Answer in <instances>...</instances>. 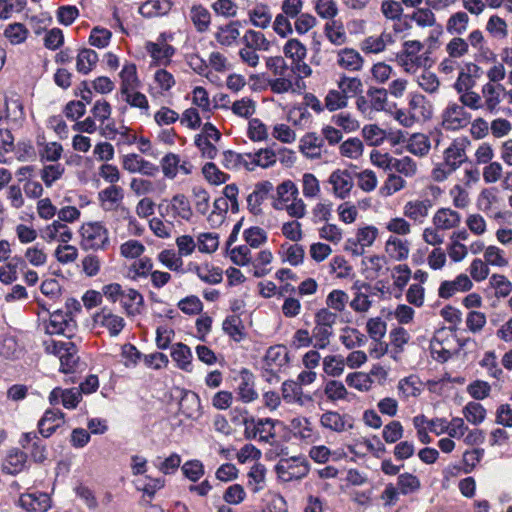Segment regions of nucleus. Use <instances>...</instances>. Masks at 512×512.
Masks as SVG:
<instances>
[{"instance_id": "f257e3e1", "label": "nucleus", "mask_w": 512, "mask_h": 512, "mask_svg": "<svg viewBox=\"0 0 512 512\" xmlns=\"http://www.w3.org/2000/svg\"><path fill=\"white\" fill-rule=\"evenodd\" d=\"M460 147H457L455 140L444 152V163L438 165L432 170V177L437 182L444 181L451 173L456 171L462 163L467 162L468 158L460 159L458 162H451V158L457 159L464 155V147L470 144L467 137L462 138Z\"/></svg>"}, {"instance_id": "f03ea898", "label": "nucleus", "mask_w": 512, "mask_h": 512, "mask_svg": "<svg viewBox=\"0 0 512 512\" xmlns=\"http://www.w3.org/2000/svg\"><path fill=\"white\" fill-rule=\"evenodd\" d=\"M79 233L82 237L80 246L85 251L105 249L109 245L108 230L100 222L83 224Z\"/></svg>"}, {"instance_id": "7ed1b4c3", "label": "nucleus", "mask_w": 512, "mask_h": 512, "mask_svg": "<svg viewBox=\"0 0 512 512\" xmlns=\"http://www.w3.org/2000/svg\"><path fill=\"white\" fill-rule=\"evenodd\" d=\"M442 126L446 130H457L470 123L471 114L464 109V105L449 104L442 114Z\"/></svg>"}, {"instance_id": "20e7f679", "label": "nucleus", "mask_w": 512, "mask_h": 512, "mask_svg": "<svg viewBox=\"0 0 512 512\" xmlns=\"http://www.w3.org/2000/svg\"><path fill=\"white\" fill-rule=\"evenodd\" d=\"M180 392L179 413L187 419L198 420L202 416L201 400L196 392L185 388H176Z\"/></svg>"}, {"instance_id": "39448f33", "label": "nucleus", "mask_w": 512, "mask_h": 512, "mask_svg": "<svg viewBox=\"0 0 512 512\" xmlns=\"http://www.w3.org/2000/svg\"><path fill=\"white\" fill-rule=\"evenodd\" d=\"M429 430L436 435L448 433L450 437L460 438L468 430V427L460 417H454L450 423L444 418H435L429 422Z\"/></svg>"}, {"instance_id": "423d86ee", "label": "nucleus", "mask_w": 512, "mask_h": 512, "mask_svg": "<svg viewBox=\"0 0 512 512\" xmlns=\"http://www.w3.org/2000/svg\"><path fill=\"white\" fill-rule=\"evenodd\" d=\"M241 425H244L245 428H247V426L250 427V425H255V426H265V425H270V430L268 432L267 435H260L258 440L261 441V442H270V439H273L276 437V432L274 430V428L276 426H280L283 431L287 434H289L291 432V428L288 427L283 421H280V420H275V419H272V418H259V419H256L255 417L253 416H249L247 415L246 417H242L241 419Z\"/></svg>"}, {"instance_id": "0eeeda50", "label": "nucleus", "mask_w": 512, "mask_h": 512, "mask_svg": "<svg viewBox=\"0 0 512 512\" xmlns=\"http://www.w3.org/2000/svg\"><path fill=\"white\" fill-rule=\"evenodd\" d=\"M272 190L273 184L268 180L256 183L254 191L247 197V208L249 212L253 215L261 214L262 210L259 206L267 199Z\"/></svg>"}, {"instance_id": "6e6552de", "label": "nucleus", "mask_w": 512, "mask_h": 512, "mask_svg": "<svg viewBox=\"0 0 512 512\" xmlns=\"http://www.w3.org/2000/svg\"><path fill=\"white\" fill-rule=\"evenodd\" d=\"M329 183L333 185L334 194L340 199H345L353 187L351 173L348 170H335L329 177Z\"/></svg>"}, {"instance_id": "1a4fd4ad", "label": "nucleus", "mask_w": 512, "mask_h": 512, "mask_svg": "<svg viewBox=\"0 0 512 512\" xmlns=\"http://www.w3.org/2000/svg\"><path fill=\"white\" fill-rule=\"evenodd\" d=\"M145 49L154 60L155 65L167 66L171 62V57L175 54L176 48L170 44L160 46L158 43L147 41Z\"/></svg>"}, {"instance_id": "9d476101", "label": "nucleus", "mask_w": 512, "mask_h": 512, "mask_svg": "<svg viewBox=\"0 0 512 512\" xmlns=\"http://www.w3.org/2000/svg\"><path fill=\"white\" fill-rule=\"evenodd\" d=\"M171 0H148L139 8V13L146 18L164 16L172 8Z\"/></svg>"}, {"instance_id": "9b49d317", "label": "nucleus", "mask_w": 512, "mask_h": 512, "mask_svg": "<svg viewBox=\"0 0 512 512\" xmlns=\"http://www.w3.org/2000/svg\"><path fill=\"white\" fill-rule=\"evenodd\" d=\"M337 63L339 66L350 71H359L362 69L364 59L353 48H344L338 52Z\"/></svg>"}, {"instance_id": "f8f14e48", "label": "nucleus", "mask_w": 512, "mask_h": 512, "mask_svg": "<svg viewBox=\"0 0 512 512\" xmlns=\"http://www.w3.org/2000/svg\"><path fill=\"white\" fill-rule=\"evenodd\" d=\"M240 376L241 383L238 388L240 399L244 403H249L256 400L258 398V393L253 388V374L247 368H242V370L240 371Z\"/></svg>"}, {"instance_id": "ddd939ff", "label": "nucleus", "mask_w": 512, "mask_h": 512, "mask_svg": "<svg viewBox=\"0 0 512 512\" xmlns=\"http://www.w3.org/2000/svg\"><path fill=\"white\" fill-rule=\"evenodd\" d=\"M119 77L121 79V93H127L140 87L137 67L134 63H126L120 71Z\"/></svg>"}, {"instance_id": "4468645a", "label": "nucleus", "mask_w": 512, "mask_h": 512, "mask_svg": "<svg viewBox=\"0 0 512 512\" xmlns=\"http://www.w3.org/2000/svg\"><path fill=\"white\" fill-rule=\"evenodd\" d=\"M171 357L177 363L178 368L186 372L192 371V352L189 346L184 343H176L172 346Z\"/></svg>"}, {"instance_id": "2eb2a0df", "label": "nucleus", "mask_w": 512, "mask_h": 512, "mask_svg": "<svg viewBox=\"0 0 512 512\" xmlns=\"http://www.w3.org/2000/svg\"><path fill=\"white\" fill-rule=\"evenodd\" d=\"M98 54L89 48H83L79 51L76 59V69L83 75L89 74L98 62Z\"/></svg>"}, {"instance_id": "dca6fc26", "label": "nucleus", "mask_w": 512, "mask_h": 512, "mask_svg": "<svg viewBox=\"0 0 512 512\" xmlns=\"http://www.w3.org/2000/svg\"><path fill=\"white\" fill-rule=\"evenodd\" d=\"M222 329L236 342H240L246 337L244 325L239 315L227 316L223 321Z\"/></svg>"}, {"instance_id": "f3484780", "label": "nucleus", "mask_w": 512, "mask_h": 512, "mask_svg": "<svg viewBox=\"0 0 512 512\" xmlns=\"http://www.w3.org/2000/svg\"><path fill=\"white\" fill-rule=\"evenodd\" d=\"M27 454L19 449H13L8 454L3 472L9 475H17L24 468L27 461Z\"/></svg>"}, {"instance_id": "a211bd4d", "label": "nucleus", "mask_w": 512, "mask_h": 512, "mask_svg": "<svg viewBox=\"0 0 512 512\" xmlns=\"http://www.w3.org/2000/svg\"><path fill=\"white\" fill-rule=\"evenodd\" d=\"M385 250L391 258L397 261L405 260L409 255L408 242L393 236L387 240Z\"/></svg>"}, {"instance_id": "6ab92c4d", "label": "nucleus", "mask_w": 512, "mask_h": 512, "mask_svg": "<svg viewBox=\"0 0 512 512\" xmlns=\"http://www.w3.org/2000/svg\"><path fill=\"white\" fill-rule=\"evenodd\" d=\"M324 145V139L319 137L315 132L306 133L300 140V151L305 154L308 158L319 159L321 157L320 152L306 153V149L321 148Z\"/></svg>"}, {"instance_id": "aec40b11", "label": "nucleus", "mask_w": 512, "mask_h": 512, "mask_svg": "<svg viewBox=\"0 0 512 512\" xmlns=\"http://www.w3.org/2000/svg\"><path fill=\"white\" fill-rule=\"evenodd\" d=\"M346 417L352 420L351 416H341L338 412L327 411L324 414H322L320 422L324 428L330 429L335 432H342L346 429Z\"/></svg>"}, {"instance_id": "412c9836", "label": "nucleus", "mask_w": 512, "mask_h": 512, "mask_svg": "<svg viewBox=\"0 0 512 512\" xmlns=\"http://www.w3.org/2000/svg\"><path fill=\"white\" fill-rule=\"evenodd\" d=\"M282 350H286V346L279 344L275 346H271L267 349L266 354L263 358L264 364L266 366H273L278 365L282 366L289 362V355L288 352L285 351L284 354H282Z\"/></svg>"}, {"instance_id": "4be33fe9", "label": "nucleus", "mask_w": 512, "mask_h": 512, "mask_svg": "<svg viewBox=\"0 0 512 512\" xmlns=\"http://www.w3.org/2000/svg\"><path fill=\"white\" fill-rule=\"evenodd\" d=\"M250 22L255 27L265 29L271 22V13L266 4H259L254 9L249 11Z\"/></svg>"}, {"instance_id": "5701e85b", "label": "nucleus", "mask_w": 512, "mask_h": 512, "mask_svg": "<svg viewBox=\"0 0 512 512\" xmlns=\"http://www.w3.org/2000/svg\"><path fill=\"white\" fill-rule=\"evenodd\" d=\"M378 236V229L375 226H366L363 228H359L357 231V237L349 238L347 240L348 244L353 246H357L360 244L361 246H371Z\"/></svg>"}, {"instance_id": "b1692460", "label": "nucleus", "mask_w": 512, "mask_h": 512, "mask_svg": "<svg viewBox=\"0 0 512 512\" xmlns=\"http://www.w3.org/2000/svg\"><path fill=\"white\" fill-rule=\"evenodd\" d=\"M281 390L282 397L285 402H296L299 405L304 404V401L302 400V388L297 382L293 380H286L283 382Z\"/></svg>"}, {"instance_id": "393cba45", "label": "nucleus", "mask_w": 512, "mask_h": 512, "mask_svg": "<svg viewBox=\"0 0 512 512\" xmlns=\"http://www.w3.org/2000/svg\"><path fill=\"white\" fill-rule=\"evenodd\" d=\"M284 55L292 61L302 62L307 54L305 45L298 39H289L283 47Z\"/></svg>"}, {"instance_id": "a878e982", "label": "nucleus", "mask_w": 512, "mask_h": 512, "mask_svg": "<svg viewBox=\"0 0 512 512\" xmlns=\"http://www.w3.org/2000/svg\"><path fill=\"white\" fill-rule=\"evenodd\" d=\"M191 20L200 33L207 31L210 24V13L202 5H195L191 9Z\"/></svg>"}, {"instance_id": "bb28decb", "label": "nucleus", "mask_w": 512, "mask_h": 512, "mask_svg": "<svg viewBox=\"0 0 512 512\" xmlns=\"http://www.w3.org/2000/svg\"><path fill=\"white\" fill-rule=\"evenodd\" d=\"M229 255L230 260L233 264L237 266H247L252 261L251 250L248 245H239L234 248H229V251H226Z\"/></svg>"}, {"instance_id": "cd10ccee", "label": "nucleus", "mask_w": 512, "mask_h": 512, "mask_svg": "<svg viewBox=\"0 0 512 512\" xmlns=\"http://www.w3.org/2000/svg\"><path fill=\"white\" fill-rule=\"evenodd\" d=\"M469 22L467 13L459 11L450 16L447 21L446 29L450 34H463Z\"/></svg>"}, {"instance_id": "c85d7f7f", "label": "nucleus", "mask_w": 512, "mask_h": 512, "mask_svg": "<svg viewBox=\"0 0 512 512\" xmlns=\"http://www.w3.org/2000/svg\"><path fill=\"white\" fill-rule=\"evenodd\" d=\"M243 238L251 248H259L267 242V233L258 226L247 228L243 232Z\"/></svg>"}, {"instance_id": "c756f323", "label": "nucleus", "mask_w": 512, "mask_h": 512, "mask_svg": "<svg viewBox=\"0 0 512 512\" xmlns=\"http://www.w3.org/2000/svg\"><path fill=\"white\" fill-rule=\"evenodd\" d=\"M397 485L399 487L400 493L403 495L414 493L421 487L419 478L408 472L398 476Z\"/></svg>"}, {"instance_id": "7c9ffc66", "label": "nucleus", "mask_w": 512, "mask_h": 512, "mask_svg": "<svg viewBox=\"0 0 512 512\" xmlns=\"http://www.w3.org/2000/svg\"><path fill=\"white\" fill-rule=\"evenodd\" d=\"M204 269L207 273H203V268H201L198 265L194 266V271L196 272L197 276L205 283L207 284H219L223 280V271L219 267H212L209 268V265L206 264Z\"/></svg>"}, {"instance_id": "2f4dec72", "label": "nucleus", "mask_w": 512, "mask_h": 512, "mask_svg": "<svg viewBox=\"0 0 512 512\" xmlns=\"http://www.w3.org/2000/svg\"><path fill=\"white\" fill-rule=\"evenodd\" d=\"M463 414L468 422L478 425L484 421L486 409L480 403L472 401L463 408Z\"/></svg>"}, {"instance_id": "473e14b6", "label": "nucleus", "mask_w": 512, "mask_h": 512, "mask_svg": "<svg viewBox=\"0 0 512 512\" xmlns=\"http://www.w3.org/2000/svg\"><path fill=\"white\" fill-rule=\"evenodd\" d=\"M247 136L253 142L266 140L267 126L260 119L252 118L248 122Z\"/></svg>"}, {"instance_id": "72a5a7b5", "label": "nucleus", "mask_w": 512, "mask_h": 512, "mask_svg": "<svg viewBox=\"0 0 512 512\" xmlns=\"http://www.w3.org/2000/svg\"><path fill=\"white\" fill-rule=\"evenodd\" d=\"M28 33V29L25 25L18 22L9 24L4 30V36L8 38L12 44L24 42Z\"/></svg>"}, {"instance_id": "f704fd0d", "label": "nucleus", "mask_w": 512, "mask_h": 512, "mask_svg": "<svg viewBox=\"0 0 512 512\" xmlns=\"http://www.w3.org/2000/svg\"><path fill=\"white\" fill-rule=\"evenodd\" d=\"M364 146L359 138H349L344 141L340 146V153L342 156L356 159L363 153Z\"/></svg>"}, {"instance_id": "c9c22d12", "label": "nucleus", "mask_w": 512, "mask_h": 512, "mask_svg": "<svg viewBox=\"0 0 512 512\" xmlns=\"http://www.w3.org/2000/svg\"><path fill=\"white\" fill-rule=\"evenodd\" d=\"M345 361L342 356L329 355L323 360L325 373L332 377H339L344 371Z\"/></svg>"}, {"instance_id": "e433bc0d", "label": "nucleus", "mask_w": 512, "mask_h": 512, "mask_svg": "<svg viewBox=\"0 0 512 512\" xmlns=\"http://www.w3.org/2000/svg\"><path fill=\"white\" fill-rule=\"evenodd\" d=\"M338 87L341 89L342 95H360L363 91L362 81L357 77H348L343 75L338 82Z\"/></svg>"}, {"instance_id": "4c0bfd02", "label": "nucleus", "mask_w": 512, "mask_h": 512, "mask_svg": "<svg viewBox=\"0 0 512 512\" xmlns=\"http://www.w3.org/2000/svg\"><path fill=\"white\" fill-rule=\"evenodd\" d=\"M346 383L359 391H368L373 383L370 375L363 372L350 373L346 377Z\"/></svg>"}, {"instance_id": "58836bf2", "label": "nucleus", "mask_w": 512, "mask_h": 512, "mask_svg": "<svg viewBox=\"0 0 512 512\" xmlns=\"http://www.w3.org/2000/svg\"><path fill=\"white\" fill-rule=\"evenodd\" d=\"M409 106L412 110L419 108L421 115L425 120H429L432 118L433 106L424 95L413 94L409 101Z\"/></svg>"}, {"instance_id": "ea45409f", "label": "nucleus", "mask_w": 512, "mask_h": 512, "mask_svg": "<svg viewBox=\"0 0 512 512\" xmlns=\"http://www.w3.org/2000/svg\"><path fill=\"white\" fill-rule=\"evenodd\" d=\"M111 37V31L106 28L96 26L91 30L89 44L97 48H105L109 45Z\"/></svg>"}, {"instance_id": "a19ab883", "label": "nucleus", "mask_w": 512, "mask_h": 512, "mask_svg": "<svg viewBox=\"0 0 512 512\" xmlns=\"http://www.w3.org/2000/svg\"><path fill=\"white\" fill-rule=\"evenodd\" d=\"M177 306L183 313L187 315H198L203 310V303L195 295H190L181 299Z\"/></svg>"}, {"instance_id": "79ce46f5", "label": "nucleus", "mask_w": 512, "mask_h": 512, "mask_svg": "<svg viewBox=\"0 0 512 512\" xmlns=\"http://www.w3.org/2000/svg\"><path fill=\"white\" fill-rule=\"evenodd\" d=\"M363 137L370 141V146H379L387 137L386 131L379 128L376 124L366 125L362 129Z\"/></svg>"}, {"instance_id": "37998d69", "label": "nucleus", "mask_w": 512, "mask_h": 512, "mask_svg": "<svg viewBox=\"0 0 512 512\" xmlns=\"http://www.w3.org/2000/svg\"><path fill=\"white\" fill-rule=\"evenodd\" d=\"M349 95H342L340 91L330 90L325 97V107L330 111H336L347 107Z\"/></svg>"}, {"instance_id": "c03bdc74", "label": "nucleus", "mask_w": 512, "mask_h": 512, "mask_svg": "<svg viewBox=\"0 0 512 512\" xmlns=\"http://www.w3.org/2000/svg\"><path fill=\"white\" fill-rule=\"evenodd\" d=\"M179 163V155L172 152L167 153L161 160V168L165 177L174 179L178 172Z\"/></svg>"}, {"instance_id": "a18cd8bd", "label": "nucleus", "mask_w": 512, "mask_h": 512, "mask_svg": "<svg viewBox=\"0 0 512 512\" xmlns=\"http://www.w3.org/2000/svg\"><path fill=\"white\" fill-rule=\"evenodd\" d=\"M410 140L412 143H409L406 147L410 153L424 156L429 152L430 144L424 135L419 133L413 134Z\"/></svg>"}, {"instance_id": "49530a36", "label": "nucleus", "mask_w": 512, "mask_h": 512, "mask_svg": "<svg viewBox=\"0 0 512 512\" xmlns=\"http://www.w3.org/2000/svg\"><path fill=\"white\" fill-rule=\"evenodd\" d=\"M199 251L211 254L218 249L219 235L216 233L205 232L198 236Z\"/></svg>"}, {"instance_id": "de8ad7c7", "label": "nucleus", "mask_w": 512, "mask_h": 512, "mask_svg": "<svg viewBox=\"0 0 512 512\" xmlns=\"http://www.w3.org/2000/svg\"><path fill=\"white\" fill-rule=\"evenodd\" d=\"M367 332L370 338L379 342L386 334L387 324L380 317L370 318L367 321Z\"/></svg>"}, {"instance_id": "09e8293b", "label": "nucleus", "mask_w": 512, "mask_h": 512, "mask_svg": "<svg viewBox=\"0 0 512 512\" xmlns=\"http://www.w3.org/2000/svg\"><path fill=\"white\" fill-rule=\"evenodd\" d=\"M390 166L391 169L393 168L405 176H413L417 170L415 161L409 156H405L402 159L393 158Z\"/></svg>"}, {"instance_id": "8fccbe9b", "label": "nucleus", "mask_w": 512, "mask_h": 512, "mask_svg": "<svg viewBox=\"0 0 512 512\" xmlns=\"http://www.w3.org/2000/svg\"><path fill=\"white\" fill-rule=\"evenodd\" d=\"M490 284L496 290L497 297H507L512 291V283L504 275L493 274Z\"/></svg>"}, {"instance_id": "3c124183", "label": "nucleus", "mask_w": 512, "mask_h": 512, "mask_svg": "<svg viewBox=\"0 0 512 512\" xmlns=\"http://www.w3.org/2000/svg\"><path fill=\"white\" fill-rule=\"evenodd\" d=\"M239 29L231 25L220 26L215 34L216 40L225 46H230L238 37Z\"/></svg>"}, {"instance_id": "603ef678", "label": "nucleus", "mask_w": 512, "mask_h": 512, "mask_svg": "<svg viewBox=\"0 0 512 512\" xmlns=\"http://www.w3.org/2000/svg\"><path fill=\"white\" fill-rule=\"evenodd\" d=\"M491 386L483 380H475L467 386V392L475 400H483L489 396Z\"/></svg>"}, {"instance_id": "864d4df0", "label": "nucleus", "mask_w": 512, "mask_h": 512, "mask_svg": "<svg viewBox=\"0 0 512 512\" xmlns=\"http://www.w3.org/2000/svg\"><path fill=\"white\" fill-rule=\"evenodd\" d=\"M64 171L61 164L47 165L41 171V178L47 187H51L53 182L62 177Z\"/></svg>"}, {"instance_id": "5fc2aeb1", "label": "nucleus", "mask_w": 512, "mask_h": 512, "mask_svg": "<svg viewBox=\"0 0 512 512\" xmlns=\"http://www.w3.org/2000/svg\"><path fill=\"white\" fill-rule=\"evenodd\" d=\"M57 20L64 26L71 25L79 16V9L74 5L60 6L56 12Z\"/></svg>"}, {"instance_id": "6e6d98bb", "label": "nucleus", "mask_w": 512, "mask_h": 512, "mask_svg": "<svg viewBox=\"0 0 512 512\" xmlns=\"http://www.w3.org/2000/svg\"><path fill=\"white\" fill-rule=\"evenodd\" d=\"M245 497L246 492L240 484H233L229 486L223 494V500L230 505L240 504L244 501Z\"/></svg>"}, {"instance_id": "4d7b16f0", "label": "nucleus", "mask_w": 512, "mask_h": 512, "mask_svg": "<svg viewBox=\"0 0 512 512\" xmlns=\"http://www.w3.org/2000/svg\"><path fill=\"white\" fill-rule=\"evenodd\" d=\"M100 325L109 330L110 336L115 337L118 336L125 327V320L118 315L108 312L106 320L100 321Z\"/></svg>"}, {"instance_id": "13d9d810", "label": "nucleus", "mask_w": 512, "mask_h": 512, "mask_svg": "<svg viewBox=\"0 0 512 512\" xmlns=\"http://www.w3.org/2000/svg\"><path fill=\"white\" fill-rule=\"evenodd\" d=\"M182 472L190 481L197 482L204 474V466L199 460H190L182 466Z\"/></svg>"}, {"instance_id": "bf43d9fd", "label": "nucleus", "mask_w": 512, "mask_h": 512, "mask_svg": "<svg viewBox=\"0 0 512 512\" xmlns=\"http://www.w3.org/2000/svg\"><path fill=\"white\" fill-rule=\"evenodd\" d=\"M403 426L399 421H391L382 432L383 439L387 443H395L403 437Z\"/></svg>"}, {"instance_id": "052dcab7", "label": "nucleus", "mask_w": 512, "mask_h": 512, "mask_svg": "<svg viewBox=\"0 0 512 512\" xmlns=\"http://www.w3.org/2000/svg\"><path fill=\"white\" fill-rule=\"evenodd\" d=\"M144 251L145 246L137 240H128L120 246V253L125 258H138Z\"/></svg>"}, {"instance_id": "680f3d73", "label": "nucleus", "mask_w": 512, "mask_h": 512, "mask_svg": "<svg viewBox=\"0 0 512 512\" xmlns=\"http://www.w3.org/2000/svg\"><path fill=\"white\" fill-rule=\"evenodd\" d=\"M347 301V293L338 289L331 291L326 298L327 306L338 312H342L344 310Z\"/></svg>"}, {"instance_id": "e2e57ef3", "label": "nucleus", "mask_w": 512, "mask_h": 512, "mask_svg": "<svg viewBox=\"0 0 512 512\" xmlns=\"http://www.w3.org/2000/svg\"><path fill=\"white\" fill-rule=\"evenodd\" d=\"M121 356L126 359L124 364L128 368L135 367L139 360L144 357L136 346L131 343H126L121 347Z\"/></svg>"}, {"instance_id": "0e129e2a", "label": "nucleus", "mask_w": 512, "mask_h": 512, "mask_svg": "<svg viewBox=\"0 0 512 512\" xmlns=\"http://www.w3.org/2000/svg\"><path fill=\"white\" fill-rule=\"evenodd\" d=\"M383 15L391 20L400 21L403 17V8L401 4L394 0H386L381 4Z\"/></svg>"}, {"instance_id": "69168bd1", "label": "nucleus", "mask_w": 512, "mask_h": 512, "mask_svg": "<svg viewBox=\"0 0 512 512\" xmlns=\"http://www.w3.org/2000/svg\"><path fill=\"white\" fill-rule=\"evenodd\" d=\"M158 260L172 271H179L183 261L180 256H176L173 250H163L158 255Z\"/></svg>"}, {"instance_id": "338daca9", "label": "nucleus", "mask_w": 512, "mask_h": 512, "mask_svg": "<svg viewBox=\"0 0 512 512\" xmlns=\"http://www.w3.org/2000/svg\"><path fill=\"white\" fill-rule=\"evenodd\" d=\"M63 113L69 120L75 121L85 115V103L80 100H71L65 105Z\"/></svg>"}, {"instance_id": "774afa93", "label": "nucleus", "mask_w": 512, "mask_h": 512, "mask_svg": "<svg viewBox=\"0 0 512 512\" xmlns=\"http://www.w3.org/2000/svg\"><path fill=\"white\" fill-rule=\"evenodd\" d=\"M405 185V180L396 175L390 174L384 183V185L380 188V194L382 196H390L393 193L401 190Z\"/></svg>"}]
</instances>
